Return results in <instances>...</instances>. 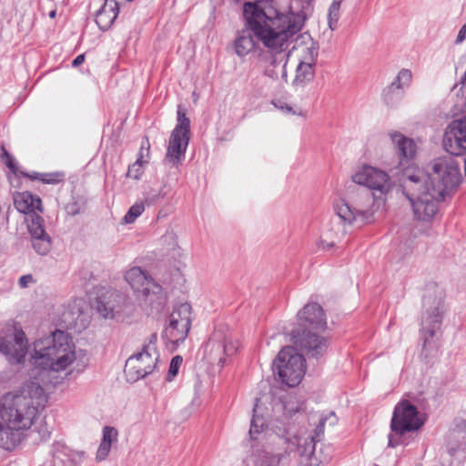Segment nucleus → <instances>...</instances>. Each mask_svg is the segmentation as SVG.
Here are the masks:
<instances>
[{"mask_svg":"<svg viewBox=\"0 0 466 466\" xmlns=\"http://www.w3.org/2000/svg\"><path fill=\"white\" fill-rule=\"evenodd\" d=\"M75 360L72 339L62 330L34 342L29 380L19 393H7L0 400V449L11 451L21 444L47 400L45 387L52 383L53 373Z\"/></svg>","mask_w":466,"mask_h":466,"instance_id":"obj_1","label":"nucleus"},{"mask_svg":"<svg viewBox=\"0 0 466 466\" xmlns=\"http://www.w3.org/2000/svg\"><path fill=\"white\" fill-rule=\"evenodd\" d=\"M246 26L234 41L236 54L243 57L256 47L254 37L272 54L285 52L303 22L299 14L280 13L271 1L246 2L243 5Z\"/></svg>","mask_w":466,"mask_h":466,"instance_id":"obj_2","label":"nucleus"},{"mask_svg":"<svg viewBox=\"0 0 466 466\" xmlns=\"http://www.w3.org/2000/svg\"><path fill=\"white\" fill-rule=\"evenodd\" d=\"M459 163L451 157H439L432 165V174L420 168H407L400 178L402 194L410 201L414 218L429 222L439 210V204L461 182Z\"/></svg>","mask_w":466,"mask_h":466,"instance_id":"obj_3","label":"nucleus"},{"mask_svg":"<svg viewBox=\"0 0 466 466\" xmlns=\"http://www.w3.org/2000/svg\"><path fill=\"white\" fill-rule=\"evenodd\" d=\"M298 328L291 330L294 345L309 358L318 359L328 349V340L318 332L327 329V320L323 309L318 303H308L298 312Z\"/></svg>","mask_w":466,"mask_h":466,"instance_id":"obj_4","label":"nucleus"},{"mask_svg":"<svg viewBox=\"0 0 466 466\" xmlns=\"http://www.w3.org/2000/svg\"><path fill=\"white\" fill-rule=\"evenodd\" d=\"M444 290L435 284L426 287L422 297V315L420 336L423 350L433 351L438 348V338H434L441 329L444 309Z\"/></svg>","mask_w":466,"mask_h":466,"instance_id":"obj_5","label":"nucleus"},{"mask_svg":"<svg viewBox=\"0 0 466 466\" xmlns=\"http://www.w3.org/2000/svg\"><path fill=\"white\" fill-rule=\"evenodd\" d=\"M327 418H321L315 429V436L305 435L294 431L295 426L284 427L281 431L284 435L291 438L295 442V455L298 456L299 464L301 466H320L328 463L331 459V448L326 447L327 452L320 450V456L315 452L316 438H319L324 433V424Z\"/></svg>","mask_w":466,"mask_h":466,"instance_id":"obj_6","label":"nucleus"},{"mask_svg":"<svg viewBox=\"0 0 466 466\" xmlns=\"http://www.w3.org/2000/svg\"><path fill=\"white\" fill-rule=\"evenodd\" d=\"M238 340L227 324H218L203 347V357L211 365L223 367L237 353Z\"/></svg>","mask_w":466,"mask_h":466,"instance_id":"obj_7","label":"nucleus"},{"mask_svg":"<svg viewBox=\"0 0 466 466\" xmlns=\"http://www.w3.org/2000/svg\"><path fill=\"white\" fill-rule=\"evenodd\" d=\"M373 198L369 189L353 191L348 199H340L334 205L335 213L346 224L361 226L371 222Z\"/></svg>","mask_w":466,"mask_h":466,"instance_id":"obj_8","label":"nucleus"},{"mask_svg":"<svg viewBox=\"0 0 466 466\" xmlns=\"http://www.w3.org/2000/svg\"><path fill=\"white\" fill-rule=\"evenodd\" d=\"M415 405L409 400L399 402L394 409L390 421L389 446L395 447L401 443V437L407 432L416 431L423 425Z\"/></svg>","mask_w":466,"mask_h":466,"instance_id":"obj_9","label":"nucleus"},{"mask_svg":"<svg viewBox=\"0 0 466 466\" xmlns=\"http://www.w3.org/2000/svg\"><path fill=\"white\" fill-rule=\"evenodd\" d=\"M299 348L288 346L283 348L274 361L279 380L289 387L299 384L305 375V359L298 352Z\"/></svg>","mask_w":466,"mask_h":466,"instance_id":"obj_10","label":"nucleus"},{"mask_svg":"<svg viewBox=\"0 0 466 466\" xmlns=\"http://www.w3.org/2000/svg\"><path fill=\"white\" fill-rule=\"evenodd\" d=\"M265 435L268 436L267 441L257 455V466H280L286 455L291 452L295 454V442L284 435L280 428L279 432H266Z\"/></svg>","mask_w":466,"mask_h":466,"instance_id":"obj_11","label":"nucleus"},{"mask_svg":"<svg viewBox=\"0 0 466 466\" xmlns=\"http://www.w3.org/2000/svg\"><path fill=\"white\" fill-rule=\"evenodd\" d=\"M149 341L140 352L130 356L125 365V374L128 380L137 381L151 374L157 363L159 354L157 350V335L152 334Z\"/></svg>","mask_w":466,"mask_h":466,"instance_id":"obj_12","label":"nucleus"},{"mask_svg":"<svg viewBox=\"0 0 466 466\" xmlns=\"http://www.w3.org/2000/svg\"><path fill=\"white\" fill-rule=\"evenodd\" d=\"M177 124L169 137L165 160L177 167L185 157V153L189 142L190 120L186 116L185 110L178 106Z\"/></svg>","mask_w":466,"mask_h":466,"instance_id":"obj_13","label":"nucleus"},{"mask_svg":"<svg viewBox=\"0 0 466 466\" xmlns=\"http://www.w3.org/2000/svg\"><path fill=\"white\" fill-rule=\"evenodd\" d=\"M192 307L187 302L174 307L168 317V324L165 328L164 336L173 344L183 342L191 329Z\"/></svg>","mask_w":466,"mask_h":466,"instance_id":"obj_14","label":"nucleus"},{"mask_svg":"<svg viewBox=\"0 0 466 466\" xmlns=\"http://www.w3.org/2000/svg\"><path fill=\"white\" fill-rule=\"evenodd\" d=\"M352 181L372 190L374 198L386 195L390 188L389 175L373 167L364 166L352 175Z\"/></svg>","mask_w":466,"mask_h":466,"instance_id":"obj_15","label":"nucleus"},{"mask_svg":"<svg viewBox=\"0 0 466 466\" xmlns=\"http://www.w3.org/2000/svg\"><path fill=\"white\" fill-rule=\"evenodd\" d=\"M443 147L452 156L466 154V116L452 120L443 137Z\"/></svg>","mask_w":466,"mask_h":466,"instance_id":"obj_16","label":"nucleus"},{"mask_svg":"<svg viewBox=\"0 0 466 466\" xmlns=\"http://www.w3.org/2000/svg\"><path fill=\"white\" fill-rule=\"evenodd\" d=\"M128 308L126 296L117 291L107 292L96 302V311L104 319H121Z\"/></svg>","mask_w":466,"mask_h":466,"instance_id":"obj_17","label":"nucleus"},{"mask_svg":"<svg viewBox=\"0 0 466 466\" xmlns=\"http://www.w3.org/2000/svg\"><path fill=\"white\" fill-rule=\"evenodd\" d=\"M0 351L6 356L11 363L22 362L27 353V339L21 329L6 337H0Z\"/></svg>","mask_w":466,"mask_h":466,"instance_id":"obj_18","label":"nucleus"},{"mask_svg":"<svg viewBox=\"0 0 466 466\" xmlns=\"http://www.w3.org/2000/svg\"><path fill=\"white\" fill-rule=\"evenodd\" d=\"M125 279L135 291L141 292L145 296L150 292L157 293L161 290V287L139 267L129 268L125 274Z\"/></svg>","mask_w":466,"mask_h":466,"instance_id":"obj_19","label":"nucleus"},{"mask_svg":"<svg viewBox=\"0 0 466 466\" xmlns=\"http://www.w3.org/2000/svg\"><path fill=\"white\" fill-rule=\"evenodd\" d=\"M14 205L18 212L25 214L26 217L36 211L43 212L41 198L28 191L15 193Z\"/></svg>","mask_w":466,"mask_h":466,"instance_id":"obj_20","label":"nucleus"},{"mask_svg":"<svg viewBox=\"0 0 466 466\" xmlns=\"http://www.w3.org/2000/svg\"><path fill=\"white\" fill-rule=\"evenodd\" d=\"M449 452L466 451V412L458 419L455 427L451 431L448 441Z\"/></svg>","mask_w":466,"mask_h":466,"instance_id":"obj_21","label":"nucleus"},{"mask_svg":"<svg viewBox=\"0 0 466 466\" xmlns=\"http://www.w3.org/2000/svg\"><path fill=\"white\" fill-rule=\"evenodd\" d=\"M118 13L117 0H105L103 6L96 14V23L101 30L106 31L111 27Z\"/></svg>","mask_w":466,"mask_h":466,"instance_id":"obj_22","label":"nucleus"},{"mask_svg":"<svg viewBox=\"0 0 466 466\" xmlns=\"http://www.w3.org/2000/svg\"><path fill=\"white\" fill-rule=\"evenodd\" d=\"M302 41L297 44L294 48L297 49L299 56V62L316 64L319 56V45L309 35L301 36Z\"/></svg>","mask_w":466,"mask_h":466,"instance_id":"obj_23","label":"nucleus"},{"mask_svg":"<svg viewBox=\"0 0 466 466\" xmlns=\"http://www.w3.org/2000/svg\"><path fill=\"white\" fill-rule=\"evenodd\" d=\"M392 143L396 146L399 157L403 159H410L416 152V145L413 140L398 132L390 134Z\"/></svg>","mask_w":466,"mask_h":466,"instance_id":"obj_24","label":"nucleus"},{"mask_svg":"<svg viewBox=\"0 0 466 466\" xmlns=\"http://www.w3.org/2000/svg\"><path fill=\"white\" fill-rule=\"evenodd\" d=\"M316 64L299 62L297 69L293 84L298 86H304L306 84L313 80L315 76Z\"/></svg>","mask_w":466,"mask_h":466,"instance_id":"obj_25","label":"nucleus"},{"mask_svg":"<svg viewBox=\"0 0 466 466\" xmlns=\"http://www.w3.org/2000/svg\"><path fill=\"white\" fill-rule=\"evenodd\" d=\"M27 177L31 180H40L45 184H58L63 182L66 177V174L61 171L51 172V173H37L34 172L33 174H25Z\"/></svg>","mask_w":466,"mask_h":466,"instance_id":"obj_26","label":"nucleus"},{"mask_svg":"<svg viewBox=\"0 0 466 466\" xmlns=\"http://www.w3.org/2000/svg\"><path fill=\"white\" fill-rule=\"evenodd\" d=\"M31 241L33 248L41 256L47 255L51 250L52 240L47 233L41 236L31 237Z\"/></svg>","mask_w":466,"mask_h":466,"instance_id":"obj_27","label":"nucleus"},{"mask_svg":"<svg viewBox=\"0 0 466 466\" xmlns=\"http://www.w3.org/2000/svg\"><path fill=\"white\" fill-rule=\"evenodd\" d=\"M258 401V400H256ZM266 423L263 417L258 415V402H256L253 408V417L250 423L249 435L253 440H258L259 435L264 431Z\"/></svg>","mask_w":466,"mask_h":466,"instance_id":"obj_28","label":"nucleus"},{"mask_svg":"<svg viewBox=\"0 0 466 466\" xmlns=\"http://www.w3.org/2000/svg\"><path fill=\"white\" fill-rule=\"evenodd\" d=\"M25 222L31 237L46 233L44 228V219L39 214H30L25 218Z\"/></svg>","mask_w":466,"mask_h":466,"instance_id":"obj_29","label":"nucleus"},{"mask_svg":"<svg viewBox=\"0 0 466 466\" xmlns=\"http://www.w3.org/2000/svg\"><path fill=\"white\" fill-rule=\"evenodd\" d=\"M283 413L286 417H291L302 409V404L298 401L296 397L289 395L280 400Z\"/></svg>","mask_w":466,"mask_h":466,"instance_id":"obj_30","label":"nucleus"},{"mask_svg":"<svg viewBox=\"0 0 466 466\" xmlns=\"http://www.w3.org/2000/svg\"><path fill=\"white\" fill-rule=\"evenodd\" d=\"M412 75L409 69H401L395 80L391 83L390 90L394 91L395 89H402L408 86L411 82Z\"/></svg>","mask_w":466,"mask_h":466,"instance_id":"obj_31","label":"nucleus"},{"mask_svg":"<svg viewBox=\"0 0 466 466\" xmlns=\"http://www.w3.org/2000/svg\"><path fill=\"white\" fill-rule=\"evenodd\" d=\"M145 211V203L144 201L136 202L132 205L127 214L125 215L123 220L127 224H131L135 222V220L142 215Z\"/></svg>","mask_w":466,"mask_h":466,"instance_id":"obj_32","label":"nucleus"},{"mask_svg":"<svg viewBox=\"0 0 466 466\" xmlns=\"http://www.w3.org/2000/svg\"><path fill=\"white\" fill-rule=\"evenodd\" d=\"M342 0H333L329 9L328 22L329 26L331 30L337 27V24L339 17V8Z\"/></svg>","mask_w":466,"mask_h":466,"instance_id":"obj_33","label":"nucleus"},{"mask_svg":"<svg viewBox=\"0 0 466 466\" xmlns=\"http://www.w3.org/2000/svg\"><path fill=\"white\" fill-rule=\"evenodd\" d=\"M182 361H183V359L181 356L177 355L172 358V360L170 361L168 372L167 375V381H171L174 379V377L177 376L179 367L182 364Z\"/></svg>","mask_w":466,"mask_h":466,"instance_id":"obj_34","label":"nucleus"},{"mask_svg":"<svg viewBox=\"0 0 466 466\" xmlns=\"http://www.w3.org/2000/svg\"><path fill=\"white\" fill-rule=\"evenodd\" d=\"M142 164L140 158H137L135 163L128 167L127 177L137 180L139 179L143 174Z\"/></svg>","mask_w":466,"mask_h":466,"instance_id":"obj_35","label":"nucleus"},{"mask_svg":"<svg viewBox=\"0 0 466 466\" xmlns=\"http://www.w3.org/2000/svg\"><path fill=\"white\" fill-rule=\"evenodd\" d=\"M117 438V431L109 426H106L103 429V438L102 441L105 443H107L109 445L112 444L113 441H116Z\"/></svg>","mask_w":466,"mask_h":466,"instance_id":"obj_36","label":"nucleus"},{"mask_svg":"<svg viewBox=\"0 0 466 466\" xmlns=\"http://www.w3.org/2000/svg\"><path fill=\"white\" fill-rule=\"evenodd\" d=\"M34 431H37L38 440L40 441L47 440L50 436V431L46 422H40L39 424L35 425Z\"/></svg>","mask_w":466,"mask_h":466,"instance_id":"obj_37","label":"nucleus"},{"mask_svg":"<svg viewBox=\"0 0 466 466\" xmlns=\"http://www.w3.org/2000/svg\"><path fill=\"white\" fill-rule=\"evenodd\" d=\"M110 449H111V445L101 441V443L97 449V451H96V460L97 461L105 460L107 457V455L110 451Z\"/></svg>","mask_w":466,"mask_h":466,"instance_id":"obj_38","label":"nucleus"},{"mask_svg":"<svg viewBox=\"0 0 466 466\" xmlns=\"http://www.w3.org/2000/svg\"><path fill=\"white\" fill-rule=\"evenodd\" d=\"M34 282H35V279H34L33 275H31V274L23 275L18 279L19 287L22 289L27 288L30 284H32Z\"/></svg>","mask_w":466,"mask_h":466,"instance_id":"obj_39","label":"nucleus"},{"mask_svg":"<svg viewBox=\"0 0 466 466\" xmlns=\"http://www.w3.org/2000/svg\"><path fill=\"white\" fill-rule=\"evenodd\" d=\"M149 148H150V144H149L148 139L146 137L143 139V141L141 143V147H140L139 157H138V158H140V162L143 163L142 159L145 156V153H146V156L148 157Z\"/></svg>","mask_w":466,"mask_h":466,"instance_id":"obj_40","label":"nucleus"},{"mask_svg":"<svg viewBox=\"0 0 466 466\" xmlns=\"http://www.w3.org/2000/svg\"><path fill=\"white\" fill-rule=\"evenodd\" d=\"M3 159L5 163V165L11 169V170H14L15 169V165H14V159H13V157L5 149L3 148Z\"/></svg>","mask_w":466,"mask_h":466,"instance_id":"obj_41","label":"nucleus"},{"mask_svg":"<svg viewBox=\"0 0 466 466\" xmlns=\"http://www.w3.org/2000/svg\"><path fill=\"white\" fill-rule=\"evenodd\" d=\"M66 210H67V213L72 216L77 215L80 212V209L76 203L68 205L66 207Z\"/></svg>","mask_w":466,"mask_h":466,"instance_id":"obj_42","label":"nucleus"},{"mask_svg":"<svg viewBox=\"0 0 466 466\" xmlns=\"http://www.w3.org/2000/svg\"><path fill=\"white\" fill-rule=\"evenodd\" d=\"M85 54L78 55L72 62V66L74 67H77L78 66L82 65L85 62Z\"/></svg>","mask_w":466,"mask_h":466,"instance_id":"obj_43","label":"nucleus"},{"mask_svg":"<svg viewBox=\"0 0 466 466\" xmlns=\"http://www.w3.org/2000/svg\"><path fill=\"white\" fill-rule=\"evenodd\" d=\"M458 85H461V89L466 87V71Z\"/></svg>","mask_w":466,"mask_h":466,"instance_id":"obj_44","label":"nucleus"},{"mask_svg":"<svg viewBox=\"0 0 466 466\" xmlns=\"http://www.w3.org/2000/svg\"><path fill=\"white\" fill-rule=\"evenodd\" d=\"M281 108H282V109H285V110H286V111H288V112H291V111H292V108H291V106H286L285 107H284V106H281Z\"/></svg>","mask_w":466,"mask_h":466,"instance_id":"obj_45","label":"nucleus"},{"mask_svg":"<svg viewBox=\"0 0 466 466\" xmlns=\"http://www.w3.org/2000/svg\"><path fill=\"white\" fill-rule=\"evenodd\" d=\"M55 15H56V11L50 12V14H49L50 17H55Z\"/></svg>","mask_w":466,"mask_h":466,"instance_id":"obj_46","label":"nucleus"},{"mask_svg":"<svg viewBox=\"0 0 466 466\" xmlns=\"http://www.w3.org/2000/svg\"><path fill=\"white\" fill-rule=\"evenodd\" d=\"M464 172H465V176H466V157H465V159H464Z\"/></svg>","mask_w":466,"mask_h":466,"instance_id":"obj_47","label":"nucleus"}]
</instances>
